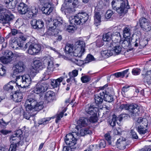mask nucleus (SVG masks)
I'll use <instances>...</instances> for the list:
<instances>
[{
    "mask_svg": "<svg viewBox=\"0 0 151 151\" xmlns=\"http://www.w3.org/2000/svg\"><path fill=\"white\" fill-rule=\"evenodd\" d=\"M24 106L26 111L28 112L33 109L36 111H39L42 109L43 107L42 102L37 103L35 98L30 96L27 97L25 101Z\"/></svg>",
    "mask_w": 151,
    "mask_h": 151,
    "instance_id": "obj_1",
    "label": "nucleus"
},
{
    "mask_svg": "<svg viewBox=\"0 0 151 151\" xmlns=\"http://www.w3.org/2000/svg\"><path fill=\"white\" fill-rule=\"evenodd\" d=\"M88 19V15L86 12L79 13L75 16L69 18L70 23L72 24L77 25L83 24Z\"/></svg>",
    "mask_w": 151,
    "mask_h": 151,
    "instance_id": "obj_2",
    "label": "nucleus"
},
{
    "mask_svg": "<svg viewBox=\"0 0 151 151\" xmlns=\"http://www.w3.org/2000/svg\"><path fill=\"white\" fill-rule=\"evenodd\" d=\"M43 62L45 65L47 66V70L43 75L44 77L43 79L45 80L49 78L50 76L52 74L55 68L54 63L51 58H45Z\"/></svg>",
    "mask_w": 151,
    "mask_h": 151,
    "instance_id": "obj_3",
    "label": "nucleus"
},
{
    "mask_svg": "<svg viewBox=\"0 0 151 151\" xmlns=\"http://www.w3.org/2000/svg\"><path fill=\"white\" fill-rule=\"evenodd\" d=\"M85 44L84 42L81 40L76 41L75 44L73 55L74 56L80 57L85 50Z\"/></svg>",
    "mask_w": 151,
    "mask_h": 151,
    "instance_id": "obj_4",
    "label": "nucleus"
},
{
    "mask_svg": "<svg viewBox=\"0 0 151 151\" xmlns=\"http://www.w3.org/2000/svg\"><path fill=\"white\" fill-rule=\"evenodd\" d=\"M31 81L30 76L28 74L16 77V83L19 86L22 85L23 87H28L31 84Z\"/></svg>",
    "mask_w": 151,
    "mask_h": 151,
    "instance_id": "obj_5",
    "label": "nucleus"
},
{
    "mask_svg": "<svg viewBox=\"0 0 151 151\" xmlns=\"http://www.w3.org/2000/svg\"><path fill=\"white\" fill-rule=\"evenodd\" d=\"M108 86V84H107L103 87H100L99 94L100 96L103 97L104 101L111 103L114 101V99L113 96L106 89H104Z\"/></svg>",
    "mask_w": 151,
    "mask_h": 151,
    "instance_id": "obj_6",
    "label": "nucleus"
},
{
    "mask_svg": "<svg viewBox=\"0 0 151 151\" xmlns=\"http://www.w3.org/2000/svg\"><path fill=\"white\" fill-rule=\"evenodd\" d=\"M76 135V133L73 132L72 133H69L65 136V141L66 144L70 147H76L77 139L75 137Z\"/></svg>",
    "mask_w": 151,
    "mask_h": 151,
    "instance_id": "obj_7",
    "label": "nucleus"
},
{
    "mask_svg": "<svg viewBox=\"0 0 151 151\" xmlns=\"http://www.w3.org/2000/svg\"><path fill=\"white\" fill-rule=\"evenodd\" d=\"M139 108V106L135 103L129 104L128 111L131 116H138L140 111Z\"/></svg>",
    "mask_w": 151,
    "mask_h": 151,
    "instance_id": "obj_8",
    "label": "nucleus"
},
{
    "mask_svg": "<svg viewBox=\"0 0 151 151\" xmlns=\"http://www.w3.org/2000/svg\"><path fill=\"white\" fill-rule=\"evenodd\" d=\"M48 88V85L46 82L38 83L34 90V93L37 94L43 93L47 91Z\"/></svg>",
    "mask_w": 151,
    "mask_h": 151,
    "instance_id": "obj_9",
    "label": "nucleus"
},
{
    "mask_svg": "<svg viewBox=\"0 0 151 151\" xmlns=\"http://www.w3.org/2000/svg\"><path fill=\"white\" fill-rule=\"evenodd\" d=\"M41 49V46L39 44H31L27 50V52L30 55H35L39 53Z\"/></svg>",
    "mask_w": 151,
    "mask_h": 151,
    "instance_id": "obj_10",
    "label": "nucleus"
},
{
    "mask_svg": "<svg viewBox=\"0 0 151 151\" xmlns=\"http://www.w3.org/2000/svg\"><path fill=\"white\" fill-rule=\"evenodd\" d=\"M123 1L120 4V6L119 7L117 8L116 11L119 14H124L127 12L128 10L130 9L129 5L128 4V2L127 1Z\"/></svg>",
    "mask_w": 151,
    "mask_h": 151,
    "instance_id": "obj_11",
    "label": "nucleus"
},
{
    "mask_svg": "<svg viewBox=\"0 0 151 151\" xmlns=\"http://www.w3.org/2000/svg\"><path fill=\"white\" fill-rule=\"evenodd\" d=\"M6 12L2 13L0 18L3 20V24H6L8 21L12 20L14 18L13 15L12 14L8 9H6Z\"/></svg>",
    "mask_w": 151,
    "mask_h": 151,
    "instance_id": "obj_12",
    "label": "nucleus"
},
{
    "mask_svg": "<svg viewBox=\"0 0 151 151\" xmlns=\"http://www.w3.org/2000/svg\"><path fill=\"white\" fill-rule=\"evenodd\" d=\"M133 40L132 39L131 40L132 44L135 47L139 46V48L140 49L143 48L147 44V42L146 40L144 39H136L134 42H133Z\"/></svg>",
    "mask_w": 151,
    "mask_h": 151,
    "instance_id": "obj_13",
    "label": "nucleus"
},
{
    "mask_svg": "<svg viewBox=\"0 0 151 151\" xmlns=\"http://www.w3.org/2000/svg\"><path fill=\"white\" fill-rule=\"evenodd\" d=\"M32 27L35 29H43L44 23L41 20L34 19L31 22Z\"/></svg>",
    "mask_w": 151,
    "mask_h": 151,
    "instance_id": "obj_14",
    "label": "nucleus"
},
{
    "mask_svg": "<svg viewBox=\"0 0 151 151\" xmlns=\"http://www.w3.org/2000/svg\"><path fill=\"white\" fill-rule=\"evenodd\" d=\"M23 97V95L22 93L17 91L12 92L10 94L11 98L13 99L14 101L17 102H20Z\"/></svg>",
    "mask_w": 151,
    "mask_h": 151,
    "instance_id": "obj_15",
    "label": "nucleus"
},
{
    "mask_svg": "<svg viewBox=\"0 0 151 151\" xmlns=\"http://www.w3.org/2000/svg\"><path fill=\"white\" fill-rule=\"evenodd\" d=\"M110 49H111V51H112V54L113 52L116 53L117 54H119L122 51V48L120 44L114 42H112L110 43L109 47Z\"/></svg>",
    "mask_w": 151,
    "mask_h": 151,
    "instance_id": "obj_16",
    "label": "nucleus"
},
{
    "mask_svg": "<svg viewBox=\"0 0 151 151\" xmlns=\"http://www.w3.org/2000/svg\"><path fill=\"white\" fill-rule=\"evenodd\" d=\"M15 69L14 71V75L23 71L25 68V66L22 61H19L15 65Z\"/></svg>",
    "mask_w": 151,
    "mask_h": 151,
    "instance_id": "obj_17",
    "label": "nucleus"
},
{
    "mask_svg": "<svg viewBox=\"0 0 151 151\" xmlns=\"http://www.w3.org/2000/svg\"><path fill=\"white\" fill-rule=\"evenodd\" d=\"M17 9L20 14H26L27 16L29 8L26 4L23 3H21L18 6Z\"/></svg>",
    "mask_w": 151,
    "mask_h": 151,
    "instance_id": "obj_18",
    "label": "nucleus"
},
{
    "mask_svg": "<svg viewBox=\"0 0 151 151\" xmlns=\"http://www.w3.org/2000/svg\"><path fill=\"white\" fill-rule=\"evenodd\" d=\"M116 145L117 147L120 150L125 149L127 145L125 138L123 137H121L117 140Z\"/></svg>",
    "mask_w": 151,
    "mask_h": 151,
    "instance_id": "obj_19",
    "label": "nucleus"
},
{
    "mask_svg": "<svg viewBox=\"0 0 151 151\" xmlns=\"http://www.w3.org/2000/svg\"><path fill=\"white\" fill-rule=\"evenodd\" d=\"M53 9V7L52 6L51 4L46 3L44 4L42 9V11L43 13L49 15L52 11Z\"/></svg>",
    "mask_w": 151,
    "mask_h": 151,
    "instance_id": "obj_20",
    "label": "nucleus"
},
{
    "mask_svg": "<svg viewBox=\"0 0 151 151\" xmlns=\"http://www.w3.org/2000/svg\"><path fill=\"white\" fill-rule=\"evenodd\" d=\"M98 110L97 107H95L91 105L90 106H87L85 109V111L88 114L90 115L97 114Z\"/></svg>",
    "mask_w": 151,
    "mask_h": 151,
    "instance_id": "obj_21",
    "label": "nucleus"
},
{
    "mask_svg": "<svg viewBox=\"0 0 151 151\" xmlns=\"http://www.w3.org/2000/svg\"><path fill=\"white\" fill-rule=\"evenodd\" d=\"M17 3V0H4V3L5 5L9 9L14 8Z\"/></svg>",
    "mask_w": 151,
    "mask_h": 151,
    "instance_id": "obj_22",
    "label": "nucleus"
},
{
    "mask_svg": "<svg viewBox=\"0 0 151 151\" xmlns=\"http://www.w3.org/2000/svg\"><path fill=\"white\" fill-rule=\"evenodd\" d=\"M77 124L81 127H86L89 124L88 119L86 117H81L78 121Z\"/></svg>",
    "mask_w": 151,
    "mask_h": 151,
    "instance_id": "obj_23",
    "label": "nucleus"
},
{
    "mask_svg": "<svg viewBox=\"0 0 151 151\" xmlns=\"http://www.w3.org/2000/svg\"><path fill=\"white\" fill-rule=\"evenodd\" d=\"M38 12L37 9L35 7H32L31 10L29 11L28 10L26 18L27 19L32 18L33 17L37 15Z\"/></svg>",
    "mask_w": 151,
    "mask_h": 151,
    "instance_id": "obj_24",
    "label": "nucleus"
},
{
    "mask_svg": "<svg viewBox=\"0 0 151 151\" xmlns=\"http://www.w3.org/2000/svg\"><path fill=\"white\" fill-rule=\"evenodd\" d=\"M54 93L52 91H48L46 92L44 96L45 100L47 102H50L53 100Z\"/></svg>",
    "mask_w": 151,
    "mask_h": 151,
    "instance_id": "obj_25",
    "label": "nucleus"
},
{
    "mask_svg": "<svg viewBox=\"0 0 151 151\" xmlns=\"http://www.w3.org/2000/svg\"><path fill=\"white\" fill-rule=\"evenodd\" d=\"M64 79L63 77H60L56 80L53 79L51 80V84L53 88L58 87L60 83L63 81Z\"/></svg>",
    "mask_w": 151,
    "mask_h": 151,
    "instance_id": "obj_26",
    "label": "nucleus"
},
{
    "mask_svg": "<svg viewBox=\"0 0 151 151\" xmlns=\"http://www.w3.org/2000/svg\"><path fill=\"white\" fill-rule=\"evenodd\" d=\"M132 27L129 26H127L123 30L124 37L131 38Z\"/></svg>",
    "mask_w": 151,
    "mask_h": 151,
    "instance_id": "obj_27",
    "label": "nucleus"
},
{
    "mask_svg": "<svg viewBox=\"0 0 151 151\" xmlns=\"http://www.w3.org/2000/svg\"><path fill=\"white\" fill-rule=\"evenodd\" d=\"M21 139L16 136L12 135L10 138V141L11 144L19 145Z\"/></svg>",
    "mask_w": 151,
    "mask_h": 151,
    "instance_id": "obj_28",
    "label": "nucleus"
},
{
    "mask_svg": "<svg viewBox=\"0 0 151 151\" xmlns=\"http://www.w3.org/2000/svg\"><path fill=\"white\" fill-rule=\"evenodd\" d=\"M33 68L36 70L39 71L43 68L42 63L39 60H35L34 62Z\"/></svg>",
    "mask_w": 151,
    "mask_h": 151,
    "instance_id": "obj_29",
    "label": "nucleus"
},
{
    "mask_svg": "<svg viewBox=\"0 0 151 151\" xmlns=\"http://www.w3.org/2000/svg\"><path fill=\"white\" fill-rule=\"evenodd\" d=\"M47 34L51 36H56L58 33L57 32V30L55 29L53 27H49L48 30L47 31Z\"/></svg>",
    "mask_w": 151,
    "mask_h": 151,
    "instance_id": "obj_30",
    "label": "nucleus"
},
{
    "mask_svg": "<svg viewBox=\"0 0 151 151\" xmlns=\"http://www.w3.org/2000/svg\"><path fill=\"white\" fill-rule=\"evenodd\" d=\"M111 49L109 47V50H105L101 52V55L103 57L106 58L109 57L112 55V51H111Z\"/></svg>",
    "mask_w": 151,
    "mask_h": 151,
    "instance_id": "obj_31",
    "label": "nucleus"
},
{
    "mask_svg": "<svg viewBox=\"0 0 151 151\" xmlns=\"http://www.w3.org/2000/svg\"><path fill=\"white\" fill-rule=\"evenodd\" d=\"M113 33L111 32H108L103 35V40L104 41L108 42L111 40Z\"/></svg>",
    "mask_w": 151,
    "mask_h": 151,
    "instance_id": "obj_32",
    "label": "nucleus"
},
{
    "mask_svg": "<svg viewBox=\"0 0 151 151\" xmlns=\"http://www.w3.org/2000/svg\"><path fill=\"white\" fill-rule=\"evenodd\" d=\"M125 39L122 43V46L124 47H128L130 46L131 45H133L132 44V42H130V38L129 37H124Z\"/></svg>",
    "mask_w": 151,
    "mask_h": 151,
    "instance_id": "obj_33",
    "label": "nucleus"
},
{
    "mask_svg": "<svg viewBox=\"0 0 151 151\" xmlns=\"http://www.w3.org/2000/svg\"><path fill=\"white\" fill-rule=\"evenodd\" d=\"M94 99L95 100V103L97 106H98L99 105L101 104H102L104 100L103 97L101 96H100L99 95L97 94L94 96Z\"/></svg>",
    "mask_w": 151,
    "mask_h": 151,
    "instance_id": "obj_34",
    "label": "nucleus"
},
{
    "mask_svg": "<svg viewBox=\"0 0 151 151\" xmlns=\"http://www.w3.org/2000/svg\"><path fill=\"white\" fill-rule=\"evenodd\" d=\"M143 30L148 32L151 30V23L149 20L141 27Z\"/></svg>",
    "mask_w": 151,
    "mask_h": 151,
    "instance_id": "obj_35",
    "label": "nucleus"
},
{
    "mask_svg": "<svg viewBox=\"0 0 151 151\" xmlns=\"http://www.w3.org/2000/svg\"><path fill=\"white\" fill-rule=\"evenodd\" d=\"M142 76L144 82L148 84H151V74H148L146 73L145 75H142Z\"/></svg>",
    "mask_w": 151,
    "mask_h": 151,
    "instance_id": "obj_36",
    "label": "nucleus"
},
{
    "mask_svg": "<svg viewBox=\"0 0 151 151\" xmlns=\"http://www.w3.org/2000/svg\"><path fill=\"white\" fill-rule=\"evenodd\" d=\"M23 43L21 42H18L17 41L15 42L10 45L14 50L19 49L23 47Z\"/></svg>",
    "mask_w": 151,
    "mask_h": 151,
    "instance_id": "obj_37",
    "label": "nucleus"
},
{
    "mask_svg": "<svg viewBox=\"0 0 151 151\" xmlns=\"http://www.w3.org/2000/svg\"><path fill=\"white\" fill-rule=\"evenodd\" d=\"M129 69H126L122 72H117L114 73L113 75H114L117 78L121 77L123 78L127 74L128 72Z\"/></svg>",
    "mask_w": 151,
    "mask_h": 151,
    "instance_id": "obj_38",
    "label": "nucleus"
},
{
    "mask_svg": "<svg viewBox=\"0 0 151 151\" xmlns=\"http://www.w3.org/2000/svg\"><path fill=\"white\" fill-rule=\"evenodd\" d=\"M73 45L68 44L65 46V50L66 53H73Z\"/></svg>",
    "mask_w": 151,
    "mask_h": 151,
    "instance_id": "obj_39",
    "label": "nucleus"
},
{
    "mask_svg": "<svg viewBox=\"0 0 151 151\" xmlns=\"http://www.w3.org/2000/svg\"><path fill=\"white\" fill-rule=\"evenodd\" d=\"M62 23V18H60L54 20L53 21V24L55 27V28H56L57 27L60 26L61 25Z\"/></svg>",
    "mask_w": 151,
    "mask_h": 151,
    "instance_id": "obj_40",
    "label": "nucleus"
},
{
    "mask_svg": "<svg viewBox=\"0 0 151 151\" xmlns=\"http://www.w3.org/2000/svg\"><path fill=\"white\" fill-rule=\"evenodd\" d=\"M137 131L140 134H144L147 132V129L143 126L139 125L138 127Z\"/></svg>",
    "mask_w": 151,
    "mask_h": 151,
    "instance_id": "obj_41",
    "label": "nucleus"
},
{
    "mask_svg": "<svg viewBox=\"0 0 151 151\" xmlns=\"http://www.w3.org/2000/svg\"><path fill=\"white\" fill-rule=\"evenodd\" d=\"M22 34V32L19 30L15 29H12L11 32L7 36L8 38L11 36V35H19Z\"/></svg>",
    "mask_w": 151,
    "mask_h": 151,
    "instance_id": "obj_42",
    "label": "nucleus"
},
{
    "mask_svg": "<svg viewBox=\"0 0 151 151\" xmlns=\"http://www.w3.org/2000/svg\"><path fill=\"white\" fill-rule=\"evenodd\" d=\"M0 60L3 63L6 64L10 63L12 61V59L4 56L0 58Z\"/></svg>",
    "mask_w": 151,
    "mask_h": 151,
    "instance_id": "obj_43",
    "label": "nucleus"
},
{
    "mask_svg": "<svg viewBox=\"0 0 151 151\" xmlns=\"http://www.w3.org/2000/svg\"><path fill=\"white\" fill-rule=\"evenodd\" d=\"M116 116L114 115L112 116V118L110 120L109 122V124L110 125L111 127H113L116 125Z\"/></svg>",
    "mask_w": 151,
    "mask_h": 151,
    "instance_id": "obj_44",
    "label": "nucleus"
},
{
    "mask_svg": "<svg viewBox=\"0 0 151 151\" xmlns=\"http://www.w3.org/2000/svg\"><path fill=\"white\" fill-rule=\"evenodd\" d=\"M98 118L97 114L91 115L88 119L89 124L90 123H94L97 122Z\"/></svg>",
    "mask_w": 151,
    "mask_h": 151,
    "instance_id": "obj_45",
    "label": "nucleus"
},
{
    "mask_svg": "<svg viewBox=\"0 0 151 151\" xmlns=\"http://www.w3.org/2000/svg\"><path fill=\"white\" fill-rule=\"evenodd\" d=\"M12 83V81H10L6 85H5L3 87L4 90L7 91H11L13 88V86L10 84V83Z\"/></svg>",
    "mask_w": 151,
    "mask_h": 151,
    "instance_id": "obj_46",
    "label": "nucleus"
},
{
    "mask_svg": "<svg viewBox=\"0 0 151 151\" xmlns=\"http://www.w3.org/2000/svg\"><path fill=\"white\" fill-rule=\"evenodd\" d=\"M65 2L66 4L72 3V5L74 7L76 6L78 3V0H65Z\"/></svg>",
    "mask_w": 151,
    "mask_h": 151,
    "instance_id": "obj_47",
    "label": "nucleus"
},
{
    "mask_svg": "<svg viewBox=\"0 0 151 151\" xmlns=\"http://www.w3.org/2000/svg\"><path fill=\"white\" fill-rule=\"evenodd\" d=\"M3 54L4 56L8 58H10V59L12 60V58L13 57V54L12 51L9 50H6L4 52Z\"/></svg>",
    "mask_w": 151,
    "mask_h": 151,
    "instance_id": "obj_48",
    "label": "nucleus"
},
{
    "mask_svg": "<svg viewBox=\"0 0 151 151\" xmlns=\"http://www.w3.org/2000/svg\"><path fill=\"white\" fill-rule=\"evenodd\" d=\"M94 22L98 23L101 22V15L99 12H96L94 16Z\"/></svg>",
    "mask_w": 151,
    "mask_h": 151,
    "instance_id": "obj_49",
    "label": "nucleus"
},
{
    "mask_svg": "<svg viewBox=\"0 0 151 151\" xmlns=\"http://www.w3.org/2000/svg\"><path fill=\"white\" fill-rule=\"evenodd\" d=\"M66 111V110H63L59 114L57 115L56 119H55V122L58 123L60 120L61 118L63 117L64 113Z\"/></svg>",
    "mask_w": 151,
    "mask_h": 151,
    "instance_id": "obj_50",
    "label": "nucleus"
},
{
    "mask_svg": "<svg viewBox=\"0 0 151 151\" xmlns=\"http://www.w3.org/2000/svg\"><path fill=\"white\" fill-rule=\"evenodd\" d=\"M81 80L83 83H86L91 80V78L89 76L84 75L82 76Z\"/></svg>",
    "mask_w": 151,
    "mask_h": 151,
    "instance_id": "obj_51",
    "label": "nucleus"
},
{
    "mask_svg": "<svg viewBox=\"0 0 151 151\" xmlns=\"http://www.w3.org/2000/svg\"><path fill=\"white\" fill-rule=\"evenodd\" d=\"M149 20L145 18L144 17H141L139 19V22L140 26L141 27L145 24Z\"/></svg>",
    "mask_w": 151,
    "mask_h": 151,
    "instance_id": "obj_52",
    "label": "nucleus"
},
{
    "mask_svg": "<svg viewBox=\"0 0 151 151\" xmlns=\"http://www.w3.org/2000/svg\"><path fill=\"white\" fill-rule=\"evenodd\" d=\"M78 74V70H73L71 72H70L69 73V76H71L72 77L73 80H75L74 78Z\"/></svg>",
    "mask_w": 151,
    "mask_h": 151,
    "instance_id": "obj_53",
    "label": "nucleus"
},
{
    "mask_svg": "<svg viewBox=\"0 0 151 151\" xmlns=\"http://www.w3.org/2000/svg\"><path fill=\"white\" fill-rule=\"evenodd\" d=\"M95 60V59L93 56L92 55L89 54L88 55L86 58L85 59L84 63H88L91 61L94 60Z\"/></svg>",
    "mask_w": 151,
    "mask_h": 151,
    "instance_id": "obj_54",
    "label": "nucleus"
},
{
    "mask_svg": "<svg viewBox=\"0 0 151 151\" xmlns=\"http://www.w3.org/2000/svg\"><path fill=\"white\" fill-rule=\"evenodd\" d=\"M130 87L129 86L126 85L122 88L121 93L123 96H125V93L129 90Z\"/></svg>",
    "mask_w": 151,
    "mask_h": 151,
    "instance_id": "obj_55",
    "label": "nucleus"
},
{
    "mask_svg": "<svg viewBox=\"0 0 151 151\" xmlns=\"http://www.w3.org/2000/svg\"><path fill=\"white\" fill-rule=\"evenodd\" d=\"M6 67L0 64V76H4L6 73Z\"/></svg>",
    "mask_w": 151,
    "mask_h": 151,
    "instance_id": "obj_56",
    "label": "nucleus"
},
{
    "mask_svg": "<svg viewBox=\"0 0 151 151\" xmlns=\"http://www.w3.org/2000/svg\"><path fill=\"white\" fill-rule=\"evenodd\" d=\"M72 61L76 65L79 66H81L83 64V61L78 60L77 59H74L73 58L72 59Z\"/></svg>",
    "mask_w": 151,
    "mask_h": 151,
    "instance_id": "obj_57",
    "label": "nucleus"
},
{
    "mask_svg": "<svg viewBox=\"0 0 151 151\" xmlns=\"http://www.w3.org/2000/svg\"><path fill=\"white\" fill-rule=\"evenodd\" d=\"M114 14V13L111 10H108L107 11L105 14V17L107 19H109Z\"/></svg>",
    "mask_w": 151,
    "mask_h": 151,
    "instance_id": "obj_58",
    "label": "nucleus"
},
{
    "mask_svg": "<svg viewBox=\"0 0 151 151\" xmlns=\"http://www.w3.org/2000/svg\"><path fill=\"white\" fill-rule=\"evenodd\" d=\"M22 132L21 129L16 130L15 132V133L13 135L14 136H16L21 139V137H22Z\"/></svg>",
    "mask_w": 151,
    "mask_h": 151,
    "instance_id": "obj_59",
    "label": "nucleus"
},
{
    "mask_svg": "<svg viewBox=\"0 0 151 151\" xmlns=\"http://www.w3.org/2000/svg\"><path fill=\"white\" fill-rule=\"evenodd\" d=\"M19 146L18 145L11 144L10 145V148L8 149L9 151H16L17 148Z\"/></svg>",
    "mask_w": 151,
    "mask_h": 151,
    "instance_id": "obj_60",
    "label": "nucleus"
},
{
    "mask_svg": "<svg viewBox=\"0 0 151 151\" xmlns=\"http://www.w3.org/2000/svg\"><path fill=\"white\" fill-rule=\"evenodd\" d=\"M140 69L139 68H134L132 70V73L134 75H137L140 74Z\"/></svg>",
    "mask_w": 151,
    "mask_h": 151,
    "instance_id": "obj_61",
    "label": "nucleus"
},
{
    "mask_svg": "<svg viewBox=\"0 0 151 151\" xmlns=\"http://www.w3.org/2000/svg\"><path fill=\"white\" fill-rule=\"evenodd\" d=\"M129 104H121L119 108L121 110L125 109L128 111L129 108Z\"/></svg>",
    "mask_w": 151,
    "mask_h": 151,
    "instance_id": "obj_62",
    "label": "nucleus"
},
{
    "mask_svg": "<svg viewBox=\"0 0 151 151\" xmlns=\"http://www.w3.org/2000/svg\"><path fill=\"white\" fill-rule=\"evenodd\" d=\"M82 132L83 133V135H85L87 134H90L91 132V131L88 129L85 128L82 129L81 131V134Z\"/></svg>",
    "mask_w": 151,
    "mask_h": 151,
    "instance_id": "obj_63",
    "label": "nucleus"
},
{
    "mask_svg": "<svg viewBox=\"0 0 151 151\" xmlns=\"http://www.w3.org/2000/svg\"><path fill=\"white\" fill-rule=\"evenodd\" d=\"M74 27L73 25H69L67 28V31L69 32H73L74 31Z\"/></svg>",
    "mask_w": 151,
    "mask_h": 151,
    "instance_id": "obj_64",
    "label": "nucleus"
}]
</instances>
